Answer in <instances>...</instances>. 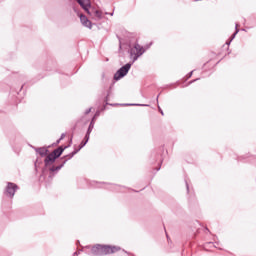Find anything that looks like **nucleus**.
Returning a JSON list of instances; mask_svg holds the SVG:
<instances>
[{"label":"nucleus","instance_id":"1","mask_svg":"<svg viewBox=\"0 0 256 256\" xmlns=\"http://www.w3.org/2000/svg\"><path fill=\"white\" fill-rule=\"evenodd\" d=\"M128 53L130 54V59H132L133 64L139 57H141V55H143V53H145V49H143L139 43H135L133 46H130Z\"/></svg>","mask_w":256,"mask_h":256},{"label":"nucleus","instance_id":"2","mask_svg":"<svg viewBox=\"0 0 256 256\" xmlns=\"http://www.w3.org/2000/svg\"><path fill=\"white\" fill-rule=\"evenodd\" d=\"M131 65L133 63H127L124 66H122L115 74H114V81H119L120 79H123L127 73H129V70L131 69Z\"/></svg>","mask_w":256,"mask_h":256},{"label":"nucleus","instance_id":"3","mask_svg":"<svg viewBox=\"0 0 256 256\" xmlns=\"http://www.w3.org/2000/svg\"><path fill=\"white\" fill-rule=\"evenodd\" d=\"M17 189H19V186H17V184L8 182L4 190V195H6V197H10V199H13V197H15Z\"/></svg>","mask_w":256,"mask_h":256},{"label":"nucleus","instance_id":"4","mask_svg":"<svg viewBox=\"0 0 256 256\" xmlns=\"http://www.w3.org/2000/svg\"><path fill=\"white\" fill-rule=\"evenodd\" d=\"M119 247L102 245V255H111L112 253H117L119 251Z\"/></svg>","mask_w":256,"mask_h":256},{"label":"nucleus","instance_id":"5","mask_svg":"<svg viewBox=\"0 0 256 256\" xmlns=\"http://www.w3.org/2000/svg\"><path fill=\"white\" fill-rule=\"evenodd\" d=\"M76 1L77 3L80 4V7H82V9H84V11H86L88 15H91V11L89 10L91 9V2H89V0H85L86 3L83 0H76Z\"/></svg>","mask_w":256,"mask_h":256},{"label":"nucleus","instance_id":"6","mask_svg":"<svg viewBox=\"0 0 256 256\" xmlns=\"http://www.w3.org/2000/svg\"><path fill=\"white\" fill-rule=\"evenodd\" d=\"M68 147H71V145L59 146L53 152H51V154L55 157V159H59V157L63 155V151H65V149H68Z\"/></svg>","mask_w":256,"mask_h":256},{"label":"nucleus","instance_id":"7","mask_svg":"<svg viewBox=\"0 0 256 256\" xmlns=\"http://www.w3.org/2000/svg\"><path fill=\"white\" fill-rule=\"evenodd\" d=\"M57 158L54 157L52 153L46 155V158L44 159V165L45 167H49V165H53Z\"/></svg>","mask_w":256,"mask_h":256},{"label":"nucleus","instance_id":"8","mask_svg":"<svg viewBox=\"0 0 256 256\" xmlns=\"http://www.w3.org/2000/svg\"><path fill=\"white\" fill-rule=\"evenodd\" d=\"M80 21H81L82 25L84 27H88V29H91L93 27V25L91 24L89 18H87V16H85L83 14L80 15Z\"/></svg>","mask_w":256,"mask_h":256},{"label":"nucleus","instance_id":"9","mask_svg":"<svg viewBox=\"0 0 256 256\" xmlns=\"http://www.w3.org/2000/svg\"><path fill=\"white\" fill-rule=\"evenodd\" d=\"M91 253L93 255H103V245L97 244L92 247Z\"/></svg>","mask_w":256,"mask_h":256},{"label":"nucleus","instance_id":"10","mask_svg":"<svg viewBox=\"0 0 256 256\" xmlns=\"http://www.w3.org/2000/svg\"><path fill=\"white\" fill-rule=\"evenodd\" d=\"M36 153H39L40 157H47L49 149L45 147L34 148Z\"/></svg>","mask_w":256,"mask_h":256},{"label":"nucleus","instance_id":"11","mask_svg":"<svg viewBox=\"0 0 256 256\" xmlns=\"http://www.w3.org/2000/svg\"><path fill=\"white\" fill-rule=\"evenodd\" d=\"M79 153V149L75 148L73 152H71L70 154H67L65 156H63L61 158L62 161H69L70 159H73V157H75V155H77Z\"/></svg>","mask_w":256,"mask_h":256},{"label":"nucleus","instance_id":"12","mask_svg":"<svg viewBox=\"0 0 256 256\" xmlns=\"http://www.w3.org/2000/svg\"><path fill=\"white\" fill-rule=\"evenodd\" d=\"M94 127H95V118H92V120H91V122L89 124V127L87 129V132H86V136H87L86 138L87 139L90 138L91 132L93 131Z\"/></svg>","mask_w":256,"mask_h":256},{"label":"nucleus","instance_id":"13","mask_svg":"<svg viewBox=\"0 0 256 256\" xmlns=\"http://www.w3.org/2000/svg\"><path fill=\"white\" fill-rule=\"evenodd\" d=\"M65 163H67V160H63V162L60 165H58V166H52L50 168V171L52 173H55L57 171H61V169H63V167H65Z\"/></svg>","mask_w":256,"mask_h":256},{"label":"nucleus","instance_id":"14","mask_svg":"<svg viewBox=\"0 0 256 256\" xmlns=\"http://www.w3.org/2000/svg\"><path fill=\"white\" fill-rule=\"evenodd\" d=\"M90 13L94 15V17H97V19H103V13L99 10L92 9Z\"/></svg>","mask_w":256,"mask_h":256},{"label":"nucleus","instance_id":"15","mask_svg":"<svg viewBox=\"0 0 256 256\" xmlns=\"http://www.w3.org/2000/svg\"><path fill=\"white\" fill-rule=\"evenodd\" d=\"M238 27H239V24L236 23L235 24V32L232 34L230 41L227 42V45H231V41H233V39H235V37L237 36V33H239V28Z\"/></svg>","mask_w":256,"mask_h":256},{"label":"nucleus","instance_id":"16","mask_svg":"<svg viewBox=\"0 0 256 256\" xmlns=\"http://www.w3.org/2000/svg\"><path fill=\"white\" fill-rule=\"evenodd\" d=\"M87 143H89V138H87V135H85L84 140L80 143V145L76 149H79V151H81V149H83V147H85Z\"/></svg>","mask_w":256,"mask_h":256},{"label":"nucleus","instance_id":"17","mask_svg":"<svg viewBox=\"0 0 256 256\" xmlns=\"http://www.w3.org/2000/svg\"><path fill=\"white\" fill-rule=\"evenodd\" d=\"M126 105L128 107H149V105L147 104H123Z\"/></svg>","mask_w":256,"mask_h":256},{"label":"nucleus","instance_id":"18","mask_svg":"<svg viewBox=\"0 0 256 256\" xmlns=\"http://www.w3.org/2000/svg\"><path fill=\"white\" fill-rule=\"evenodd\" d=\"M211 247H217V246H215V244H213V242H206L204 244V249H206V251H209V248H211Z\"/></svg>","mask_w":256,"mask_h":256},{"label":"nucleus","instance_id":"19","mask_svg":"<svg viewBox=\"0 0 256 256\" xmlns=\"http://www.w3.org/2000/svg\"><path fill=\"white\" fill-rule=\"evenodd\" d=\"M99 115H101V112L96 111V113L94 114L93 119H94V120L97 119V117H99Z\"/></svg>","mask_w":256,"mask_h":256},{"label":"nucleus","instance_id":"20","mask_svg":"<svg viewBox=\"0 0 256 256\" xmlns=\"http://www.w3.org/2000/svg\"><path fill=\"white\" fill-rule=\"evenodd\" d=\"M91 109L92 108H88L86 111H85V115H89L91 113Z\"/></svg>","mask_w":256,"mask_h":256},{"label":"nucleus","instance_id":"21","mask_svg":"<svg viewBox=\"0 0 256 256\" xmlns=\"http://www.w3.org/2000/svg\"><path fill=\"white\" fill-rule=\"evenodd\" d=\"M195 81H199V78L190 81V82L188 83V85H192V83H195Z\"/></svg>","mask_w":256,"mask_h":256},{"label":"nucleus","instance_id":"22","mask_svg":"<svg viewBox=\"0 0 256 256\" xmlns=\"http://www.w3.org/2000/svg\"><path fill=\"white\" fill-rule=\"evenodd\" d=\"M63 139H65V133H62L60 136V140L63 141Z\"/></svg>","mask_w":256,"mask_h":256},{"label":"nucleus","instance_id":"23","mask_svg":"<svg viewBox=\"0 0 256 256\" xmlns=\"http://www.w3.org/2000/svg\"><path fill=\"white\" fill-rule=\"evenodd\" d=\"M191 77H193V71H191V72L188 74V79H191Z\"/></svg>","mask_w":256,"mask_h":256},{"label":"nucleus","instance_id":"24","mask_svg":"<svg viewBox=\"0 0 256 256\" xmlns=\"http://www.w3.org/2000/svg\"><path fill=\"white\" fill-rule=\"evenodd\" d=\"M37 163H41V160L39 158L36 159L35 167H37Z\"/></svg>","mask_w":256,"mask_h":256},{"label":"nucleus","instance_id":"25","mask_svg":"<svg viewBox=\"0 0 256 256\" xmlns=\"http://www.w3.org/2000/svg\"><path fill=\"white\" fill-rule=\"evenodd\" d=\"M159 112L161 113V115H164L163 110L161 109V107L158 106Z\"/></svg>","mask_w":256,"mask_h":256},{"label":"nucleus","instance_id":"26","mask_svg":"<svg viewBox=\"0 0 256 256\" xmlns=\"http://www.w3.org/2000/svg\"><path fill=\"white\" fill-rule=\"evenodd\" d=\"M185 183H186V189L187 191H189V183H187V181H185Z\"/></svg>","mask_w":256,"mask_h":256},{"label":"nucleus","instance_id":"27","mask_svg":"<svg viewBox=\"0 0 256 256\" xmlns=\"http://www.w3.org/2000/svg\"><path fill=\"white\" fill-rule=\"evenodd\" d=\"M109 187H117V189H119V186H115V185H112V184H108Z\"/></svg>","mask_w":256,"mask_h":256},{"label":"nucleus","instance_id":"28","mask_svg":"<svg viewBox=\"0 0 256 256\" xmlns=\"http://www.w3.org/2000/svg\"><path fill=\"white\" fill-rule=\"evenodd\" d=\"M59 143H61L60 138L56 141V145H59Z\"/></svg>","mask_w":256,"mask_h":256},{"label":"nucleus","instance_id":"29","mask_svg":"<svg viewBox=\"0 0 256 256\" xmlns=\"http://www.w3.org/2000/svg\"><path fill=\"white\" fill-rule=\"evenodd\" d=\"M156 101L157 103H159V95L156 97Z\"/></svg>","mask_w":256,"mask_h":256},{"label":"nucleus","instance_id":"30","mask_svg":"<svg viewBox=\"0 0 256 256\" xmlns=\"http://www.w3.org/2000/svg\"><path fill=\"white\" fill-rule=\"evenodd\" d=\"M73 255H79V252H74V254Z\"/></svg>","mask_w":256,"mask_h":256},{"label":"nucleus","instance_id":"31","mask_svg":"<svg viewBox=\"0 0 256 256\" xmlns=\"http://www.w3.org/2000/svg\"><path fill=\"white\" fill-rule=\"evenodd\" d=\"M161 169V167H159L158 169H157V171H159Z\"/></svg>","mask_w":256,"mask_h":256},{"label":"nucleus","instance_id":"32","mask_svg":"<svg viewBox=\"0 0 256 256\" xmlns=\"http://www.w3.org/2000/svg\"><path fill=\"white\" fill-rule=\"evenodd\" d=\"M110 15H113V13H110Z\"/></svg>","mask_w":256,"mask_h":256}]
</instances>
